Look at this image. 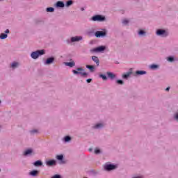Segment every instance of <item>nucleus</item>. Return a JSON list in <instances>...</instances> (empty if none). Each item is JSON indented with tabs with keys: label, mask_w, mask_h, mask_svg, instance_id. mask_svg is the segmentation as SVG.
I'll use <instances>...</instances> for the list:
<instances>
[{
	"label": "nucleus",
	"mask_w": 178,
	"mask_h": 178,
	"mask_svg": "<svg viewBox=\"0 0 178 178\" xmlns=\"http://www.w3.org/2000/svg\"><path fill=\"white\" fill-rule=\"evenodd\" d=\"M44 54H45V51L44 49L38 50L32 52L31 56L33 59H37L40 55H44Z\"/></svg>",
	"instance_id": "obj_1"
},
{
	"label": "nucleus",
	"mask_w": 178,
	"mask_h": 178,
	"mask_svg": "<svg viewBox=\"0 0 178 178\" xmlns=\"http://www.w3.org/2000/svg\"><path fill=\"white\" fill-rule=\"evenodd\" d=\"M72 73H74V74H81L82 77H86L88 74L87 72H84V69L81 67H78L76 70H72Z\"/></svg>",
	"instance_id": "obj_2"
},
{
	"label": "nucleus",
	"mask_w": 178,
	"mask_h": 178,
	"mask_svg": "<svg viewBox=\"0 0 178 178\" xmlns=\"http://www.w3.org/2000/svg\"><path fill=\"white\" fill-rule=\"evenodd\" d=\"M92 20L93 22H104V20H105V17H102V15H95L92 17Z\"/></svg>",
	"instance_id": "obj_3"
},
{
	"label": "nucleus",
	"mask_w": 178,
	"mask_h": 178,
	"mask_svg": "<svg viewBox=\"0 0 178 178\" xmlns=\"http://www.w3.org/2000/svg\"><path fill=\"white\" fill-rule=\"evenodd\" d=\"M103 51H105V46H100L90 50L91 52H103Z\"/></svg>",
	"instance_id": "obj_4"
},
{
	"label": "nucleus",
	"mask_w": 178,
	"mask_h": 178,
	"mask_svg": "<svg viewBox=\"0 0 178 178\" xmlns=\"http://www.w3.org/2000/svg\"><path fill=\"white\" fill-rule=\"evenodd\" d=\"M105 170H113L116 169V165L112 164H107L104 165Z\"/></svg>",
	"instance_id": "obj_5"
},
{
	"label": "nucleus",
	"mask_w": 178,
	"mask_h": 178,
	"mask_svg": "<svg viewBox=\"0 0 178 178\" xmlns=\"http://www.w3.org/2000/svg\"><path fill=\"white\" fill-rule=\"evenodd\" d=\"M104 35H106V33L104 31H98L95 32V37H97V38H99V37H104Z\"/></svg>",
	"instance_id": "obj_6"
},
{
	"label": "nucleus",
	"mask_w": 178,
	"mask_h": 178,
	"mask_svg": "<svg viewBox=\"0 0 178 178\" xmlns=\"http://www.w3.org/2000/svg\"><path fill=\"white\" fill-rule=\"evenodd\" d=\"M157 35H163V37H166L168 34H166V31L165 30L159 29L156 31Z\"/></svg>",
	"instance_id": "obj_7"
},
{
	"label": "nucleus",
	"mask_w": 178,
	"mask_h": 178,
	"mask_svg": "<svg viewBox=\"0 0 178 178\" xmlns=\"http://www.w3.org/2000/svg\"><path fill=\"white\" fill-rule=\"evenodd\" d=\"M81 40H83V37H81V36H75V37H72L71 38V42H76L77 41H81Z\"/></svg>",
	"instance_id": "obj_8"
},
{
	"label": "nucleus",
	"mask_w": 178,
	"mask_h": 178,
	"mask_svg": "<svg viewBox=\"0 0 178 178\" xmlns=\"http://www.w3.org/2000/svg\"><path fill=\"white\" fill-rule=\"evenodd\" d=\"M46 165H47V166H54V165H56V161H55V160L47 161Z\"/></svg>",
	"instance_id": "obj_9"
},
{
	"label": "nucleus",
	"mask_w": 178,
	"mask_h": 178,
	"mask_svg": "<svg viewBox=\"0 0 178 178\" xmlns=\"http://www.w3.org/2000/svg\"><path fill=\"white\" fill-rule=\"evenodd\" d=\"M92 60L96 63L97 66H99V59L97 56H92Z\"/></svg>",
	"instance_id": "obj_10"
},
{
	"label": "nucleus",
	"mask_w": 178,
	"mask_h": 178,
	"mask_svg": "<svg viewBox=\"0 0 178 178\" xmlns=\"http://www.w3.org/2000/svg\"><path fill=\"white\" fill-rule=\"evenodd\" d=\"M106 74H107L108 77H109L110 79H115V77H116V75L112 72H108L106 73Z\"/></svg>",
	"instance_id": "obj_11"
},
{
	"label": "nucleus",
	"mask_w": 178,
	"mask_h": 178,
	"mask_svg": "<svg viewBox=\"0 0 178 178\" xmlns=\"http://www.w3.org/2000/svg\"><path fill=\"white\" fill-rule=\"evenodd\" d=\"M76 63H74V61H72L70 63H65V65L66 66H69L70 67H73V66H75Z\"/></svg>",
	"instance_id": "obj_12"
},
{
	"label": "nucleus",
	"mask_w": 178,
	"mask_h": 178,
	"mask_svg": "<svg viewBox=\"0 0 178 178\" xmlns=\"http://www.w3.org/2000/svg\"><path fill=\"white\" fill-rule=\"evenodd\" d=\"M56 6H58V8H64L65 3H63V2H62V1H58L56 3Z\"/></svg>",
	"instance_id": "obj_13"
},
{
	"label": "nucleus",
	"mask_w": 178,
	"mask_h": 178,
	"mask_svg": "<svg viewBox=\"0 0 178 178\" xmlns=\"http://www.w3.org/2000/svg\"><path fill=\"white\" fill-rule=\"evenodd\" d=\"M54 58H47V60H46V65H51V63H52V62H54Z\"/></svg>",
	"instance_id": "obj_14"
},
{
	"label": "nucleus",
	"mask_w": 178,
	"mask_h": 178,
	"mask_svg": "<svg viewBox=\"0 0 178 178\" xmlns=\"http://www.w3.org/2000/svg\"><path fill=\"white\" fill-rule=\"evenodd\" d=\"M39 172L38 170H33L30 172L31 176L35 177L38 175Z\"/></svg>",
	"instance_id": "obj_15"
},
{
	"label": "nucleus",
	"mask_w": 178,
	"mask_h": 178,
	"mask_svg": "<svg viewBox=\"0 0 178 178\" xmlns=\"http://www.w3.org/2000/svg\"><path fill=\"white\" fill-rule=\"evenodd\" d=\"M87 69H89L90 72H94L95 67L94 65H86Z\"/></svg>",
	"instance_id": "obj_16"
},
{
	"label": "nucleus",
	"mask_w": 178,
	"mask_h": 178,
	"mask_svg": "<svg viewBox=\"0 0 178 178\" xmlns=\"http://www.w3.org/2000/svg\"><path fill=\"white\" fill-rule=\"evenodd\" d=\"M33 150L31 149H29L24 152V155H30V154H31Z\"/></svg>",
	"instance_id": "obj_17"
},
{
	"label": "nucleus",
	"mask_w": 178,
	"mask_h": 178,
	"mask_svg": "<svg viewBox=\"0 0 178 178\" xmlns=\"http://www.w3.org/2000/svg\"><path fill=\"white\" fill-rule=\"evenodd\" d=\"M1 40H5V38H8V34L6 33H1L0 35Z\"/></svg>",
	"instance_id": "obj_18"
},
{
	"label": "nucleus",
	"mask_w": 178,
	"mask_h": 178,
	"mask_svg": "<svg viewBox=\"0 0 178 178\" xmlns=\"http://www.w3.org/2000/svg\"><path fill=\"white\" fill-rule=\"evenodd\" d=\"M130 74H131V72H127V74H124L122 77L123 79H127L128 77H130Z\"/></svg>",
	"instance_id": "obj_19"
},
{
	"label": "nucleus",
	"mask_w": 178,
	"mask_h": 178,
	"mask_svg": "<svg viewBox=\"0 0 178 178\" xmlns=\"http://www.w3.org/2000/svg\"><path fill=\"white\" fill-rule=\"evenodd\" d=\"M42 165V162L40 161H37L34 163L35 166H41Z\"/></svg>",
	"instance_id": "obj_20"
},
{
	"label": "nucleus",
	"mask_w": 178,
	"mask_h": 178,
	"mask_svg": "<svg viewBox=\"0 0 178 178\" xmlns=\"http://www.w3.org/2000/svg\"><path fill=\"white\" fill-rule=\"evenodd\" d=\"M136 74H140V75L147 74V72L145 71H136Z\"/></svg>",
	"instance_id": "obj_21"
},
{
	"label": "nucleus",
	"mask_w": 178,
	"mask_h": 178,
	"mask_svg": "<svg viewBox=\"0 0 178 178\" xmlns=\"http://www.w3.org/2000/svg\"><path fill=\"white\" fill-rule=\"evenodd\" d=\"M17 66H19V63H13L11 65V67L15 68V67H17Z\"/></svg>",
	"instance_id": "obj_22"
},
{
	"label": "nucleus",
	"mask_w": 178,
	"mask_h": 178,
	"mask_svg": "<svg viewBox=\"0 0 178 178\" xmlns=\"http://www.w3.org/2000/svg\"><path fill=\"white\" fill-rule=\"evenodd\" d=\"M150 68L152 69V70H155V69H158V65L152 64V65H150Z\"/></svg>",
	"instance_id": "obj_23"
},
{
	"label": "nucleus",
	"mask_w": 178,
	"mask_h": 178,
	"mask_svg": "<svg viewBox=\"0 0 178 178\" xmlns=\"http://www.w3.org/2000/svg\"><path fill=\"white\" fill-rule=\"evenodd\" d=\"M94 127H95V129H99L101 127H104V124H97Z\"/></svg>",
	"instance_id": "obj_24"
},
{
	"label": "nucleus",
	"mask_w": 178,
	"mask_h": 178,
	"mask_svg": "<svg viewBox=\"0 0 178 178\" xmlns=\"http://www.w3.org/2000/svg\"><path fill=\"white\" fill-rule=\"evenodd\" d=\"M70 5H73V1L72 0L68 1L66 3V6H70Z\"/></svg>",
	"instance_id": "obj_25"
},
{
	"label": "nucleus",
	"mask_w": 178,
	"mask_h": 178,
	"mask_svg": "<svg viewBox=\"0 0 178 178\" xmlns=\"http://www.w3.org/2000/svg\"><path fill=\"white\" fill-rule=\"evenodd\" d=\"M54 10H55V9L52 7H49L47 8V12H54Z\"/></svg>",
	"instance_id": "obj_26"
},
{
	"label": "nucleus",
	"mask_w": 178,
	"mask_h": 178,
	"mask_svg": "<svg viewBox=\"0 0 178 178\" xmlns=\"http://www.w3.org/2000/svg\"><path fill=\"white\" fill-rule=\"evenodd\" d=\"M70 140H72V138H70V136H65V141L66 143L70 141Z\"/></svg>",
	"instance_id": "obj_27"
},
{
	"label": "nucleus",
	"mask_w": 178,
	"mask_h": 178,
	"mask_svg": "<svg viewBox=\"0 0 178 178\" xmlns=\"http://www.w3.org/2000/svg\"><path fill=\"white\" fill-rule=\"evenodd\" d=\"M56 158L58 159V161H62V159H63V155H57Z\"/></svg>",
	"instance_id": "obj_28"
},
{
	"label": "nucleus",
	"mask_w": 178,
	"mask_h": 178,
	"mask_svg": "<svg viewBox=\"0 0 178 178\" xmlns=\"http://www.w3.org/2000/svg\"><path fill=\"white\" fill-rule=\"evenodd\" d=\"M99 77H101L103 80H107L108 78H106V75L100 74Z\"/></svg>",
	"instance_id": "obj_29"
},
{
	"label": "nucleus",
	"mask_w": 178,
	"mask_h": 178,
	"mask_svg": "<svg viewBox=\"0 0 178 178\" xmlns=\"http://www.w3.org/2000/svg\"><path fill=\"white\" fill-rule=\"evenodd\" d=\"M138 34H139V35H144V34H145V31H140L138 32Z\"/></svg>",
	"instance_id": "obj_30"
},
{
	"label": "nucleus",
	"mask_w": 178,
	"mask_h": 178,
	"mask_svg": "<svg viewBox=\"0 0 178 178\" xmlns=\"http://www.w3.org/2000/svg\"><path fill=\"white\" fill-rule=\"evenodd\" d=\"M101 152V150L99 149H95V154H98Z\"/></svg>",
	"instance_id": "obj_31"
},
{
	"label": "nucleus",
	"mask_w": 178,
	"mask_h": 178,
	"mask_svg": "<svg viewBox=\"0 0 178 178\" xmlns=\"http://www.w3.org/2000/svg\"><path fill=\"white\" fill-rule=\"evenodd\" d=\"M122 23H123L124 24H129V20H127V19H124V20L122 21Z\"/></svg>",
	"instance_id": "obj_32"
},
{
	"label": "nucleus",
	"mask_w": 178,
	"mask_h": 178,
	"mask_svg": "<svg viewBox=\"0 0 178 178\" xmlns=\"http://www.w3.org/2000/svg\"><path fill=\"white\" fill-rule=\"evenodd\" d=\"M117 83L118 84H123V81H122V80H117Z\"/></svg>",
	"instance_id": "obj_33"
},
{
	"label": "nucleus",
	"mask_w": 178,
	"mask_h": 178,
	"mask_svg": "<svg viewBox=\"0 0 178 178\" xmlns=\"http://www.w3.org/2000/svg\"><path fill=\"white\" fill-rule=\"evenodd\" d=\"M168 60H169V62H173V58L172 57H169Z\"/></svg>",
	"instance_id": "obj_34"
},
{
	"label": "nucleus",
	"mask_w": 178,
	"mask_h": 178,
	"mask_svg": "<svg viewBox=\"0 0 178 178\" xmlns=\"http://www.w3.org/2000/svg\"><path fill=\"white\" fill-rule=\"evenodd\" d=\"M37 130H32V131H31V133L32 134H33V133H37Z\"/></svg>",
	"instance_id": "obj_35"
},
{
	"label": "nucleus",
	"mask_w": 178,
	"mask_h": 178,
	"mask_svg": "<svg viewBox=\"0 0 178 178\" xmlns=\"http://www.w3.org/2000/svg\"><path fill=\"white\" fill-rule=\"evenodd\" d=\"M87 83H90V81H92V79H88L86 80Z\"/></svg>",
	"instance_id": "obj_36"
},
{
	"label": "nucleus",
	"mask_w": 178,
	"mask_h": 178,
	"mask_svg": "<svg viewBox=\"0 0 178 178\" xmlns=\"http://www.w3.org/2000/svg\"><path fill=\"white\" fill-rule=\"evenodd\" d=\"M5 33H6V34H9V29L6 30Z\"/></svg>",
	"instance_id": "obj_37"
},
{
	"label": "nucleus",
	"mask_w": 178,
	"mask_h": 178,
	"mask_svg": "<svg viewBox=\"0 0 178 178\" xmlns=\"http://www.w3.org/2000/svg\"><path fill=\"white\" fill-rule=\"evenodd\" d=\"M175 119H176L177 120H178V113L176 114V115H175Z\"/></svg>",
	"instance_id": "obj_38"
},
{
	"label": "nucleus",
	"mask_w": 178,
	"mask_h": 178,
	"mask_svg": "<svg viewBox=\"0 0 178 178\" xmlns=\"http://www.w3.org/2000/svg\"><path fill=\"white\" fill-rule=\"evenodd\" d=\"M169 90H170V88L168 87L165 89V91H169Z\"/></svg>",
	"instance_id": "obj_39"
},
{
	"label": "nucleus",
	"mask_w": 178,
	"mask_h": 178,
	"mask_svg": "<svg viewBox=\"0 0 178 178\" xmlns=\"http://www.w3.org/2000/svg\"><path fill=\"white\" fill-rule=\"evenodd\" d=\"M133 178H143V177H134Z\"/></svg>",
	"instance_id": "obj_40"
},
{
	"label": "nucleus",
	"mask_w": 178,
	"mask_h": 178,
	"mask_svg": "<svg viewBox=\"0 0 178 178\" xmlns=\"http://www.w3.org/2000/svg\"><path fill=\"white\" fill-rule=\"evenodd\" d=\"M81 10H82V11L84 10V8H81Z\"/></svg>",
	"instance_id": "obj_41"
},
{
	"label": "nucleus",
	"mask_w": 178,
	"mask_h": 178,
	"mask_svg": "<svg viewBox=\"0 0 178 178\" xmlns=\"http://www.w3.org/2000/svg\"><path fill=\"white\" fill-rule=\"evenodd\" d=\"M89 151H92V149H89Z\"/></svg>",
	"instance_id": "obj_42"
}]
</instances>
